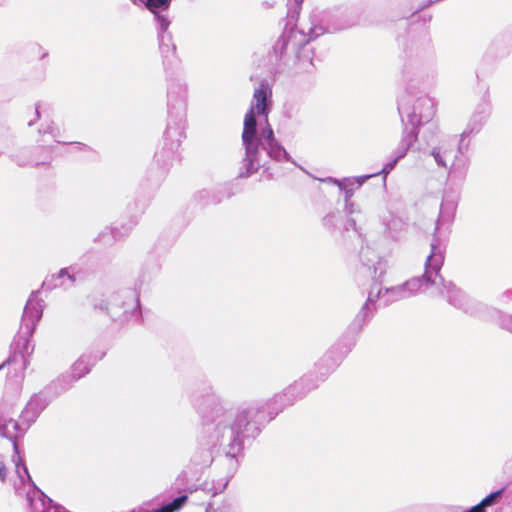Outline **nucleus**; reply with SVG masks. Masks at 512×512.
Returning <instances> with one entry per match:
<instances>
[{
    "label": "nucleus",
    "instance_id": "nucleus-1",
    "mask_svg": "<svg viewBox=\"0 0 512 512\" xmlns=\"http://www.w3.org/2000/svg\"><path fill=\"white\" fill-rule=\"evenodd\" d=\"M256 117L253 109H250L244 118L242 141L248 155L254 156L258 152L259 144L256 138Z\"/></svg>",
    "mask_w": 512,
    "mask_h": 512
},
{
    "label": "nucleus",
    "instance_id": "nucleus-2",
    "mask_svg": "<svg viewBox=\"0 0 512 512\" xmlns=\"http://www.w3.org/2000/svg\"><path fill=\"white\" fill-rule=\"evenodd\" d=\"M269 96H271V89L268 86L261 84L257 89H255L253 94L254 103L250 108L253 109L254 114H267V99Z\"/></svg>",
    "mask_w": 512,
    "mask_h": 512
},
{
    "label": "nucleus",
    "instance_id": "nucleus-3",
    "mask_svg": "<svg viewBox=\"0 0 512 512\" xmlns=\"http://www.w3.org/2000/svg\"><path fill=\"white\" fill-rule=\"evenodd\" d=\"M433 282L430 280V278L423 276L422 278H413L409 281H407L403 287H398V290L401 289H408L411 293L416 292H425L430 285H432Z\"/></svg>",
    "mask_w": 512,
    "mask_h": 512
},
{
    "label": "nucleus",
    "instance_id": "nucleus-4",
    "mask_svg": "<svg viewBox=\"0 0 512 512\" xmlns=\"http://www.w3.org/2000/svg\"><path fill=\"white\" fill-rule=\"evenodd\" d=\"M160 52L165 61H169L175 58L176 45L173 42L170 34L163 35L160 43Z\"/></svg>",
    "mask_w": 512,
    "mask_h": 512
},
{
    "label": "nucleus",
    "instance_id": "nucleus-5",
    "mask_svg": "<svg viewBox=\"0 0 512 512\" xmlns=\"http://www.w3.org/2000/svg\"><path fill=\"white\" fill-rule=\"evenodd\" d=\"M454 152H455L454 149L449 148L447 145H443L440 148H438L437 150H433L432 155L434 156V158L438 164L446 167L447 166V158H448L449 154H453V155H451L450 158H454L455 157Z\"/></svg>",
    "mask_w": 512,
    "mask_h": 512
},
{
    "label": "nucleus",
    "instance_id": "nucleus-6",
    "mask_svg": "<svg viewBox=\"0 0 512 512\" xmlns=\"http://www.w3.org/2000/svg\"><path fill=\"white\" fill-rule=\"evenodd\" d=\"M90 372V365L88 361L84 358H79L72 365V375L74 378H82L86 374Z\"/></svg>",
    "mask_w": 512,
    "mask_h": 512
},
{
    "label": "nucleus",
    "instance_id": "nucleus-7",
    "mask_svg": "<svg viewBox=\"0 0 512 512\" xmlns=\"http://www.w3.org/2000/svg\"><path fill=\"white\" fill-rule=\"evenodd\" d=\"M249 425V420L246 412L237 415L233 429L236 430V434L239 435Z\"/></svg>",
    "mask_w": 512,
    "mask_h": 512
},
{
    "label": "nucleus",
    "instance_id": "nucleus-8",
    "mask_svg": "<svg viewBox=\"0 0 512 512\" xmlns=\"http://www.w3.org/2000/svg\"><path fill=\"white\" fill-rule=\"evenodd\" d=\"M503 491H504V489H500V490H498V491H496V492H493V493H491V494L487 495V496H486V497L481 501L482 505H483L485 508H486V507H488V506H490V505H492V504L495 502V500H496V499H497V498H498V497L503 493Z\"/></svg>",
    "mask_w": 512,
    "mask_h": 512
},
{
    "label": "nucleus",
    "instance_id": "nucleus-9",
    "mask_svg": "<svg viewBox=\"0 0 512 512\" xmlns=\"http://www.w3.org/2000/svg\"><path fill=\"white\" fill-rule=\"evenodd\" d=\"M169 4V0H147L146 6L150 9H159L162 7H167Z\"/></svg>",
    "mask_w": 512,
    "mask_h": 512
},
{
    "label": "nucleus",
    "instance_id": "nucleus-10",
    "mask_svg": "<svg viewBox=\"0 0 512 512\" xmlns=\"http://www.w3.org/2000/svg\"><path fill=\"white\" fill-rule=\"evenodd\" d=\"M187 499H188V497L186 495H183V496L175 498L169 504L173 507L174 511H177L178 509H180L182 507V505L184 503H186Z\"/></svg>",
    "mask_w": 512,
    "mask_h": 512
},
{
    "label": "nucleus",
    "instance_id": "nucleus-11",
    "mask_svg": "<svg viewBox=\"0 0 512 512\" xmlns=\"http://www.w3.org/2000/svg\"><path fill=\"white\" fill-rule=\"evenodd\" d=\"M263 136L270 142L274 140V133L270 126L263 131Z\"/></svg>",
    "mask_w": 512,
    "mask_h": 512
},
{
    "label": "nucleus",
    "instance_id": "nucleus-12",
    "mask_svg": "<svg viewBox=\"0 0 512 512\" xmlns=\"http://www.w3.org/2000/svg\"><path fill=\"white\" fill-rule=\"evenodd\" d=\"M467 512H485V507L480 502L477 505L473 506L471 509H469Z\"/></svg>",
    "mask_w": 512,
    "mask_h": 512
},
{
    "label": "nucleus",
    "instance_id": "nucleus-13",
    "mask_svg": "<svg viewBox=\"0 0 512 512\" xmlns=\"http://www.w3.org/2000/svg\"><path fill=\"white\" fill-rule=\"evenodd\" d=\"M155 512H175L173 507L170 504L162 506L160 509Z\"/></svg>",
    "mask_w": 512,
    "mask_h": 512
},
{
    "label": "nucleus",
    "instance_id": "nucleus-14",
    "mask_svg": "<svg viewBox=\"0 0 512 512\" xmlns=\"http://www.w3.org/2000/svg\"><path fill=\"white\" fill-rule=\"evenodd\" d=\"M6 478V467L4 464L0 461V480L4 481Z\"/></svg>",
    "mask_w": 512,
    "mask_h": 512
},
{
    "label": "nucleus",
    "instance_id": "nucleus-15",
    "mask_svg": "<svg viewBox=\"0 0 512 512\" xmlns=\"http://www.w3.org/2000/svg\"><path fill=\"white\" fill-rule=\"evenodd\" d=\"M98 308H99L100 310H104V309H106V307H104L103 305H100Z\"/></svg>",
    "mask_w": 512,
    "mask_h": 512
}]
</instances>
